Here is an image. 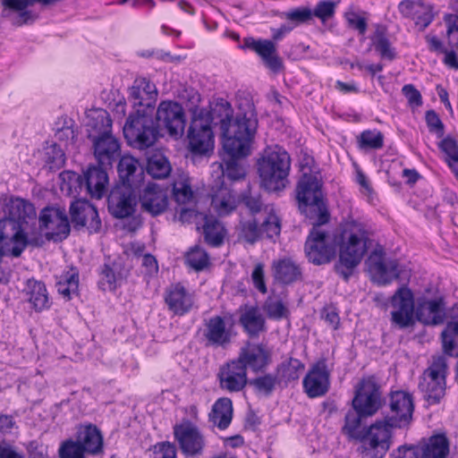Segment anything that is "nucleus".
Returning <instances> with one entry per match:
<instances>
[{
	"instance_id": "f03ea898",
	"label": "nucleus",
	"mask_w": 458,
	"mask_h": 458,
	"mask_svg": "<svg viewBox=\"0 0 458 458\" xmlns=\"http://www.w3.org/2000/svg\"><path fill=\"white\" fill-rule=\"evenodd\" d=\"M233 110L231 104L219 98L209 112L204 109V115L210 119V124H220L223 140L229 138L255 136L258 128L257 113L252 103L248 102L245 108L240 106L236 116L233 119Z\"/></svg>"
},
{
	"instance_id": "7ed1b4c3",
	"label": "nucleus",
	"mask_w": 458,
	"mask_h": 458,
	"mask_svg": "<svg viewBox=\"0 0 458 458\" xmlns=\"http://www.w3.org/2000/svg\"><path fill=\"white\" fill-rule=\"evenodd\" d=\"M369 242V233L364 224L356 220L345 223L341 233L339 259L335 264V271L345 282L349 281L367 253Z\"/></svg>"
},
{
	"instance_id": "c03bdc74",
	"label": "nucleus",
	"mask_w": 458,
	"mask_h": 458,
	"mask_svg": "<svg viewBox=\"0 0 458 458\" xmlns=\"http://www.w3.org/2000/svg\"><path fill=\"white\" fill-rule=\"evenodd\" d=\"M305 365L300 360L289 358L277 366L278 379L284 383L296 381L304 371Z\"/></svg>"
},
{
	"instance_id": "0eeeda50",
	"label": "nucleus",
	"mask_w": 458,
	"mask_h": 458,
	"mask_svg": "<svg viewBox=\"0 0 458 458\" xmlns=\"http://www.w3.org/2000/svg\"><path fill=\"white\" fill-rule=\"evenodd\" d=\"M123 129L128 145L140 150L154 146L161 135L153 112L147 110L137 109L131 113Z\"/></svg>"
},
{
	"instance_id": "dca6fc26",
	"label": "nucleus",
	"mask_w": 458,
	"mask_h": 458,
	"mask_svg": "<svg viewBox=\"0 0 458 458\" xmlns=\"http://www.w3.org/2000/svg\"><path fill=\"white\" fill-rule=\"evenodd\" d=\"M389 411L386 412L383 422L394 428L407 426L414 411L413 399L411 394L404 391L391 392L388 400Z\"/></svg>"
},
{
	"instance_id": "4d7b16f0",
	"label": "nucleus",
	"mask_w": 458,
	"mask_h": 458,
	"mask_svg": "<svg viewBox=\"0 0 458 458\" xmlns=\"http://www.w3.org/2000/svg\"><path fill=\"white\" fill-rule=\"evenodd\" d=\"M186 261L191 267L200 271L208 265L209 258L204 249L195 246L187 253Z\"/></svg>"
},
{
	"instance_id": "6ab92c4d",
	"label": "nucleus",
	"mask_w": 458,
	"mask_h": 458,
	"mask_svg": "<svg viewBox=\"0 0 458 458\" xmlns=\"http://www.w3.org/2000/svg\"><path fill=\"white\" fill-rule=\"evenodd\" d=\"M39 227L46 230L48 241L61 242L70 233V223L64 209L45 208L39 215Z\"/></svg>"
},
{
	"instance_id": "49530a36",
	"label": "nucleus",
	"mask_w": 458,
	"mask_h": 458,
	"mask_svg": "<svg viewBox=\"0 0 458 458\" xmlns=\"http://www.w3.org/2000/svg\"><path fill=\"white\" fill-rule=\"evenodd\" d=\"M173 197L178 204H187L193 200L194 193L187 176L182 175L174 180L173 182Z\"/></svg>"
},
{
	"instance_id": "a878e982",
	"label": "nucleus",
	"mask_w": 458,
	"mask_h": 458,
	"mask_svg": "<svg viewBox=\"0 0 458 458\" xmlns=\"http://www.w3.org/2000/svg\"><path fill=\"white\" fill-rule=\"evenodd\" d=\"M303 388L307 395L316 398L325 395L330 386L329 372L324 361L315 364L303 378Z\"/></svg>"
},
{
	"instance_id": "c9c22d12",
	"label": "nucleus",
	"mask_w": 458,
	"mask_h": 458,
	"mask_svg": "<svg viewBox=\"0 0 458 458\" xmlns=\"http://www.w3.org/2000/svg\"><path fill=\"white\" fill-rule=\"evenodd\" d=\"M76 441L88 454L98 455L103 453V436L95 425L81 427L77 432Z\"/></svg>"
},
{
	"instance_id": "393cba45",
	"label": "nucleus",
	"mask_w": 458,
	"mask_h": 458,
	"mask_svg": "<svg viewBox=\"0 0 458 458\" xmlns=\"http://www.w3.org/2000/svg\"><path fill=\"white\" fill-rule=\"evenodd\" d=\"M141 210L152 216L163 214L168 207L166 191L156 183H148L140 193Z\"/></svg>"
},
{
	"instance_id": "774afa93",
	"label": "nucleus",
	"mask_w": 458,
	"mask_h": 458,
	"mask_svg": "<svg viewBox=\"0 0 458 458\" xmlns=\"http://www.w3.org/2000/svg\"><path fill=\"white\" fill-rule=\"evenodd\" d=\"M389 458H420L416 445H403L394 449Z\"/></svg>"
},
{
	"instance_id": "423d86ee",
	"label": "nucleus",
	"mask_w": 458,
	"mask_h": 458,
	"mask_svg": "<svg viewBox=\"0 0 458 458\" xmlns=\"http://www.w3.org/2000/svg\"><path fill=\"white\" fill-rule=\"evenodd\" d=\"M322 183L312 174L304 173L296 186V199L300 211L315 225H325L329 213L324 201Z\"/></svg>"
},
{
	"instance_id": "20e7f679",
	"label": "nucleus",
	"mask_w": 458,
	"mask_h": 458,
	"mask_svg": "<svg viewBox=\"0 0 458 458\" xmlns=\"http://www.w3.org/2000/svg\"><path fill=\"white\" fill-rule=\"evenodd\" d=\"M88 126L96 131L89 132L92 142L94 157L98 164L104 167H112L121 156L119 140L112 133V120L106 111H98L89 117Z\"/></svg>"
},
{
	"instance_id": "72a5a7b5",
	"label": "nucleus",
	"mask_w": 458,
	"mask_h": 458,
	"mask_svg": "<svg viewBox=\"0 0 458 458\" xmlns=\"http://www.w3.org/2000/svg\"><path fill=\"white\" fill-rule=\"evenodd\" d=\"M165 302L174 315L182 316L192 308L193 298L181 284H176L166 289Z\"/></svg>"
},
{
	"instance_id": "680f3d73",
	"label": "nucleus",
	"mask_w": 458,
	"mask_h": 458,
	"mask_svg": "<svg viewBox=\"0 0 458 458\" xmlns=\"http://www.w3.org/2000/svg\"><path fill=\"white\" fill-rule=\"evenodd\" d=\"M241 202L252 215L259 213L263 208V202L259 192H252L250 189L241 195Z\"/></svg>"
},
{
	"instance_id": "4be33fe9",
	"label": "nucleus",
	"mask_w": 458,
	"mask_h": 458,
	"mask_svg": "<svg viewBox=\"0 0 458 458\" xmlns=\"http://www.w3.org/2000/svg\"><path fill=\"white\" fill-rule=\"evenodd\" d=\"M174 434L185 455L195 456L201 454L205 441L196 426L190 422L176 425L174 428Z\"/></svg>"
},
{
	"instance_id": "6e6552de",
	"label": "nucleus",
	"mask_w": 458,
	"mask_h": 458,
	"mask_svg": "<svg viewBox=\"0 0 458 458\" xmlns=\"http://www.w3.org/2000/svg\"><path fill=\"white\" fill-rule=\"evenodd\" d=\"M448 366L444 355L434 356L420 377L419 389L429 405L437 404L445 394Z\"/></svg>"
},
{
	"instance_id": "864d4df0",
	"label": "nucleus",
	"mask_w": 458,
	"mask_h": 458,
	"mask_svg": "<svg viewBox=\"0 0 458 458\" xmlns=\"http://www.w3.org/2000/svg\"><path fill=\"white\" fill-rule=\"evenodd\" d=\"M372 43L375 49L379 53L382 58L392 61L395 58L396 54L394 49L391 47V43L386 35L385 28H377L374 37L372 38Z\"/></svg>"
},
{
	"instance_id": "13d9d810",
	"label": "nucleus",
	"mask_w": 458,
	"mask_h": 458,
	"mask_svg": "<svg viewBox=\"0 0 458 458\" xmlns=\"http://www.w3.org/2000/svg\"><path fill=\"white\" fill-rule=\"evenodd\" d=\"M45 161L49 170H58L65 163V155L59 146L53 144L46 149Z\"/></svg>"
},
{
	"instance_id": "0e129e2a",
	"label": "nucleus",
	"mask_w": 458,
	"mask_h": 458,
	"mask_svg": "<svg viewBox=\"0 0 458 458\" xmlns=\"http://www.w3.org/2000/svg\"><path fill=\"white\" fill-rule=\"evenodd\" d=\"M242 238L249 243H255L262 235L260 227L258 226V223L255 219L242 223Z\"/></svg>"
},
{
	"instance_id": "a211bd4d",
	"label": "nucleus",
	"mask_w": 458,
	"mask_h": 458,
	"mask_svg": "<svg viewBox=\"0 0 458 458\" xmlns=\"http://www.w3.org/2000/svg\"><path fill=\"white\" fill-rule=\"evenodd\" d=\"M390 302L393 308L392 324L402 329L412 327L415 323L416 306L411 290L405 285L399 287L391 297Z\"/></svg>"
},
{
	"instance_id": "bb28decb",
	"label": "nucleus",
	"mask_w": 458,
	"mask_h": 458,
	"mask_svg": "<svg viewBox=\"0 0 458 458\" xmlns=\"http://www.w3.org/2000/svg\"><path fill=\"white\" fill-rule=\"evenodd\" d=\"M220 387L228 392H240L249 383L247 371L236 360H233L220 369Z\"/></svg>"
},
{
	"instance_id": "de8ad7c7",
	"label": "nucleus",
	"mask_w": 458,
	"mask_h": 458,
	"mask_svg": "<svg viewBox=\"0 0 458 458\" xmlns=\"http://www.w3.org/2000/svg\"><path fill=\"white\" fill-rule=\"evenodd\" d=\"M264 311L267 316L275 320H280L289 316L286 303L279 296H269L264 302Z\"/></svg>"
},
{
	"instance_id": "58836bf2",
	"label": "nucleus",
	"mask_w": 458,
	"mask_h": 458,
	"mask_svg": "<svg viewBox=\"0 0 458 458\" xmlns=\"http://www.w3.org/2000/svg\"><path fill=\"white\" fill-rule=\"evenodd\" d=\"M369 417V415L363 414L352 407L344 416V423L341 429L343 435L350 440L363 438L369 427L363 426L362 421Z\"/></svg>"
},
{
	"instance_id": "338daca9",
	"label": "nucleus",
	"mask_w": 458,
	"mask_h": 458,
	"mask_svg": "<svg viewBox=\"0 0 458 458\" xmlns=\"http://www.w3.org/2000/svg\"><path fill=\"white\" fill-rule=\"evenodd\" d=\"M425 120L430 132L435 133L437 138L444 136L445 125L434 110H428L426 112Z\"/></svg>"
},
{
	"instance_id": "412c9836",
	"label": "nucleus",
	"mask_w": 458,
	"mask_h": 458,
	"mask_svg": "<svg viewBox=\"0 0 458 458\" xmlns=\"http://www.w3.org/2000/svg\"><path fill=\"white\" fill-rule=\"evenodd\" d=\"M70 215L74 228L80 230L86 227L89 233H98L101 227V220L95 206L86 199H77L70 206Z\"/></svg>"
},
{
	"instance_id": "a18cd8bd",
	"label": "nucleus",
	"mask_w": 458,
	"mask_h": 458,
	"mask_svg": "<svg viewBox=\"0 0 458 458\" xmlns=\"http://www.w3.org/2000/svg\"><path fill=\"white\" fill-rule=\"evenodd\" d=\"M57 292L63 297L69 301L72 295L78 293L79 290V272L76 268H71L65 273L62 279L56 284Z\"/></svg>"
},
{
	"instance_id": "a19ab883",
	"label": "nucleus",
	"mask_w": 458,
	"mask_h": 458,
	"mask_svg": "<svg viewBox=\"0 0 458 458\" xmlns=\"http://www.w3.org/2000/svg\"><path fill=\"white\" fill-rule=\"evenodd\" d=\"M204 224L202 225L205 242L212 247H219L224 243L225 228L223 224L213 216L199 214Z\"/></svg>"
},
{
	"instance_id": "e433bc0d",
	"label": "nucleus",
	"mask_w": 458,
	"mask_h": 458,
	"mask_svg": "<svg viewBox=\"0 0 458 458\" xmlns=\"http://www.w3.org/2000/svg\"><path fill=\"white\" fill-rule=\"evenodd\" d=\"M239 323L250 336H258L266 330V321L257 306L241 307Z\"/></svg>"
},
{
	"instance_id": "c756f323",
	"label": "nucleus",
	"mask_w": 458,
	"mask_h": 458,
	"mask_svg": "<svg viewBox=\"0 0 458 458\" xmlns=\"http://www.w3.org/2000/svg\"><path fill=\"white\" fill-rule=\"evenodd\" d=\"M245 47L253 50L260 56L265 65L273 72L277 73L284 68L282 59L278 56L276 44L269 39L245 38Z\"/></svg>"
},
{
	"instance_id": "9d476101",
	"label": "nucleus",
	"mask_w": 458,
	"mask_h": 458,
	"mask_svg": "<svg viewBox=\"0 0 458 458\" xmlns=\"http://www.w3.org/2000/svg\"><path fill=\"white\" fill-rule=\"evenodd\" d=\"M393 428L382 420L371 424L363 438L357 440L360 442L358 452L361 458H383L392 445Z\"/></svg>"
},
{
	"instance_id": "1a4fd4ad",
	"label": "nucleus",
	"mask_w": 458,
	"mask_h": 458,
	"mask_svg": "<svg viewBox=\"0 0 458 458\" xmlns=\"http://www.w3.org/2000/svg\"><path fill=\"white\" fill-rule=\"evenodd\" d=\"M255 136L239 139L229 138L223 140L222 174L231 181H239L245 177L246 170L240 159L250 154V145Z\"/></svg>"
},
{
	"instance_id": "f8f14e48",
	"label": "nucleus",
	"mask_w": 458,
	"mask_h": 458,
	"mask_svg": "<svg viewBox=\"0 0 458 458\" xmlns=\"http://www.w3.org/2000/svg\"><path fill=\"white\" fill-rule=\"evenodd\" d=\"M310 224L313 227L304 244L305 255L313 265L328 264L335 256V246L329 233L319 227L321 225H315L313 221Z\"/></svg>"
},
{
	"instance_id": "aec40b11",
	"label": "nucleus",
	"mask_w": 458,
	"mask_h": 458,
	"mask_svg": "<svg viewBox=\"0 0 458 458\" xmlns=\"http://www.w3.org/2000/svg\"><path fill=\"white\" fill-rule=\"evenodd\" d=\"M137 197L134 188L119 184L112 188L107 197L109 213L115 218H125L135 212Z\"/></svg>"
},
{
	"instance_id": "2f4dec72",
	"label": "nucleus",
	"mask_w": 458,
	"mask_h": 458,
	"mask_svg": "<svg viewBox=\"0 0 458 458\" xmlns=\"http://www.w3.org/2000/svg\"><path fill=\"white\" fill-rule=\"evenodd\" d=\"M445 307L441 298L419 299L416 304L415 317L424 325H439L445 320Z\"/></svg>"
},
{
	"instance_id": "2eb2a0df",
	"label": "nucleus",
	"mask_w": 458,
	"mask_h": 458,
	"mask_svg": "<svg viewBox=\"0 0 458 458\" xmlns=\"http://www.w3.org/2000/svg\"><path fill=\"white\" fill-rule=\"evenodd\" d=\"M70 181L79 187L80 191H85L91 198L100 199L107 191L108 175L106 167L101 165H90L82 175L76 173H67Z\"/></svg>"
},
{
	"instance_id": "5701e85b",
	"label": "nucleus",
	"mask_w": 458,
	"mask_h": 458,
	"mask_svg": "<svg viewBox=\"0 0 458 458\" xmlns=\"http://www.w3.org/2000/svg\"><path fill=\"white\" fill-rule=\"evenodd\" d=\"M157 95L156 85L144 77L137 78L129 89V100L133 107L148 112H153Z\"/></svg>"
},
{
	"instance_id": "4c0bfd02",
	"label": "nucleus",
	"mask_w": 458,
	"mask_h": 458,
	"mask_svg": "<svg viewBox=\"0 0 458 458\" xmlns=\"http://www.w3.org/2000/svg\"><path fill=\"white\" fill-rule=\"evenodd\" d=\"M122 184L136 188L144 174L143 168L139 161L131 156L120 157L117 166Z\"/></svg>"
},
{
	"instance_id": "ea45409f",
	"label": "nucleus",
	"mask_w": 458,
	"mask_h": 458,
	"mask_svg": "<svg viewBox=\"0 0 458 458\" xmlns=\"http://www.w3.org/2000/svg\"><path fill=\"white\" fill-rule=\"evenodd\" d=\"M29 302L36 311H41L49 308V297L47 287L42 281L29 279L24 289Z\"/></svg>"
},
{
	"instance_id": "603ef678",
	"label": "nucleus",
	"mask_w": 458,
	"mask_h": 458,
	"mask_svg": "<svg viewBox=\"0 0 458 458\" xmlns=\"http://www.w3.org/2000/svg\"><path fill=\"white\" fill-rule=\"evenodd\" d=\"M264 209L267 215L260 225L261 235L266 234L267 238L273 239L280 234L281 220L272 207L265 206Z\"/></svg>"
},
{
	"instance_id": "37998d69",
	"label": "nucleus",
	"mask_w": 458,
	"mask_h": 458,
	"mask_svg": "<svg viewBox=\"0 0 458 458\" xmlns=\"http://www.w3.org/2000/svg\"><path fill=\"white\" fill-rule=\"evenodd\" d=\"M454 312L453 320L446 324L441 336L445 354L458 357V305L455 307Z\"/></svg>"
},
{
	"instance_id": "bf43d9fd",
	"label": "nucleus",
	"mask_w": 458,
	"mask_h": 458,
	"mask_svg": "<svg viewBox=\"0 0 458 458\" xmlns=\"http://www.w3.org/2000/svg\"><path fill=\"white\" fill-rule=\"evenodd\" d=\"M281 17L293 22L295 25L306 23L312 19V10L309 7L293 8L283 13Z\"/></svg>"
},
{
	"instance_id": "f257e3e1",
	"label": "nucleus",
	"mask_w": 458,
	"mask_h": 458,
	"mask_svg": "<svg viewBox=\"0 0 458 458\" xmlns=\"http://www.w3.org/2000/svg\"><path fill=\"white\" fill-rule=\"evenodd\" d=\"M4 217L0 219V252L19 258L27 246L41 247L42 236L29 237L22 228L26 218L36 216L32 204L21 199L11 198L4 207Z\"/></svg>"
},
{
	"instance_id": "8fccbe9b",
	"label": "nucleus",
	"mask_w": 458,
	"mask_h": 458,
	"mask_svg": "<svg viewBox=\"0 0 458 458\" xmlns=\"http://www.w3.org/2000/svg\"><path fill=\"white\" fill-rule=\"evenodd\" d=\"M171 170L170 163L164 156L156 155L148 160L147 172L153 178H165L170 174Z\"/></svg>"
},
{
	"instance_id": "f3484780",
	"label": "nucleus",
	"mask_w": 458,
	"mask_h": 458,
	"mask_svg": "<svg viewBox=\"0 0 458 458\" xmlns=\"http://www.w3.org/2000/svg\"><path fill=\"white\" fill-rule=\"evenodd\" d=\"M187 138L192 153L205 154L213 148L214 133L209 117L204 115V109H200L199 114L192 117Z\"/></svg>"
},
{
	"instance_id": "f704fd0d",
	"label": "nucleus",
	"mask_w": 458,
	"mask_h": 458,
	"mask_svg": "<svg viewBox=\"0 0 458 458\" xmlns=\"http://www.w3.org/2000/svg\"><path fill=\"white\" fill-rule=\"evenodd\" d=\"M420 458H447L450 443L445 434H436L416 445Z\"/></svg>"
},
{
	"instance_id": "cd10ccee",
	"label": "nucleus",
	"mask_w": 458,
	"mask_h": 458,
	"mask_svg": "<svg viewBox=\"0 0 458 458\" xmlns=\"http://www.w3.org/2000/svg\"><path fill=\"white\" fill-rule=\"evenodd\" d=\"M209 196L211 207L219 216H227L237 208L233 191L223 180H218L211 186Z\"/></svg>"
},
{
	"instance_id": "79ce46f5",
	"label": "nucleus",
	"mask_w": 458,
	"mask_h": 458,
	"mask_svg": "<svg viewBox=\"0 0 458 458\" xmlns=\"http://www.w3.org/2000/svg\"><path fill=\"white\" fill-rule=\"evenodd\" d=\"M233 418V403L227 397L219 398L213 405L209 420L220 429L228 428Z\"/></svg>"
},
{
	"instance_id": "6e6d98bb",
	"label": "nucleus",
	"mask_w": 458,
	"mask_h": 458,
	"mask_svg": "<svg viewBox=\"0 0 458 458\" xmlns=\"http://www.w3.org/2000/svg\"><path fill=\"white\" fill-rule=\"evenodd\" d=\"M0 2L4 8L20 12L19 18L21 19V21H18L19 25H22L35 20L32 12L26 10L27 7L31 5V0H0Z\"/></svg>"
},
{
	"instance_id": "b1692460",
	"label": "nucleus",
	"mask_w": 458,
	"mask_h": 458,
	"mask_svg": "<svg viewBox=\"0 0 458 458\" xmlns=\"http://www.w3.org/2000/svg\"><path fill=\"white\" fill-rule=\"evenodd\" d=\"M203 336L208 346L225 347L232 342L233 327H227L225 318L213 316L205 320Z\"/></svg>"
},
{
	"instance_id": "3c124183",
	"label": "nucleus",
	"mask_w": 458,
	"mask_h": 458,
	"mask_svg": "<svg viewBox=\"0 0 458 458\" xmlns=\"http://www.w3.org/2000/svg\"><path fill=\"white\" fill-rule=\"evenodd\" d=\"M360 149H380L384 146V135L377 130H365L357 138Z\"/></svg>"
},
{
	"instance_id": "c85d7f7f",
	"label": "nucleus",
	"mask_w": 458,
	"mask_h": 458,
	"mask_svg": "<svg viewBox=\"0 0 458 458\" xmlns=\"http://www.w3.org/2000/svg\"><path fill=\"white\" fill-rule=\"evenodd\" d=\"M235 360L244 369L250 368L259 373L264 371L270 363V353L262 344H249L241 349Z\"/></svg>"
},
{
	"instance_id": "7c9ffc66",
	"label": "nucleus",
	"mask_w": 458,
	"mask_h": 458,
	"mask_svg": "<svg viewBox=\"0 0 458 458\" xmlns=\"http://www.w3.org/2000/svg\"><path fill=\"white\" fill-rule=\"evenodd\" d=\"M130 270L121 260L105 262L99 268L98 284L101 289L114 291L126 280Z\"/></svg>"
},
{
	"instance_id": "ddd939ff",
	"label": "nucleus",
	"mask_w": 458,
	"mask_h": 458,
	"mask_svg": "<svg viewBox=\"0 0 458 458\" xmlns=\"http://www.w3.org/2000/svg\"><path fill=\"white\" fill-rule=\"evenodd\" d=\"M158 131L165 130L168 135L179 139L184 134L186 115L183 107L173 100L161 101L154 117Z\"/></svg>"
},
{
	"instance_id": "e2e57ef3",
	"label": "nucleus",
	"mask_w": 458,
	"mask_h": 458,
	"mask_svg": "<svg viewBox=\"0 0 458 458\" xmlns=\"http://www.w3.org/2000/svg\"><path fill=\"white\" fill-rule=\"evenodd\" d=\"M335 7L336 4L333 1H319L312 11V16H315L318 18L322 22H325L334 16L335 13Z\"/></svg>"
},
{
	"instance_id": "473e14b6",
	"label": "nucleus",
	"mask_w": 458,
	"mask_h": 458,
	"mask_svg": "<svg viewBox=\"0 0 458 458\" xmlns=\"http://www.w3.org/2000/svg\"><path fill=\"white\" fill-rule=\"evenodd\" d=\"M271 268L274 280L279 284L290 285L302 281V268L291 258L274 260Z\"/></svg>"
},
{
	"instance_id": "69168bd1",
	"label": "nucleus",
	"mask_w": 458,
	"mask_h": 458,
	"mask_svg": "<svg viewBox=\"0 0 458 458\" xmlns=\"http://www.w3.org/2000/svg\"><path fill=\"white\" fill-rule=\"evenodd\" d=\"M179 98L185 102L187 108L193 113V116L198 114L199 105L201 98L199 93L193 88L184 89L179 95Z\"/></svg>"
},
{
	"instance_id": "052dcab7",
	"label": "nucleus",
	"mask_w": 458,
	"mask_h": 458,
	"mask_svg": "<svg viewBox=\"0 0 458 458\" xmlns=\"http://www.w3.org/2000/svg\"><path fill=\"white\" fill-rule=\"evenodd\" d=\"M60 458H85L86 453L76 440H66L59 448Z\"/></svg>"
},
{
	"instance_id": "39448f33",
	"label": "nucleus",
	"mask_w": 458,
	"mask_h": 458,
	"mask_svg": "<svg viewBox=\"0 0 458 458\" xmlns=\"http://www.w3.org/2000/svg\"><path fill=\"white\" fill-rule=\"evenodd\" d=\"M258 173L260 185L270 192L283 191L288 183L291 168L290 155L281 147L265 150L258 160Z\"/></svg>"
},
{
	"instance_id": "9b49d317",
	"label": "nucleus",
	"mask_w": 458,
	"mask_h": 458,
	"mask_svg": "<svg viewBox=\"0 0 458 458\" xmlns=\"http://www.w3.org/2000/svg\"><path fill=\"white\" fill-rule=\"evenodd\" d=\"M385 403L381 386L374 376L363 377L355 386L352 407L361 413L372 417Z\"/></svg>"
},
{
	"instance_id": "5fc2aeb1",
	"label": "nucleus",
	"mask_w": 458,
	"mask_h": 458,
	"mask_svg": "<svg viewBox=\"0 0 458 458\" xmlns=\"http://www.w3.org/2000/svg\"><path fill=\"white\" fill-rule=\"evenodd\" d=\"M438 148L445 155V162L454 173L458 180V169L454 166V164H458V143L457 141L447 136L438 142Z\"/></svg>"
},
{
	"instance_id": "09e8293b",
	"label": "nucleus",
	"mask_w": 458,
	"mask_h": 458,
	"mask_svg": "<svg viewBox=\"0 0 458 458\" xmlns=\"http://www.w3.org/2000/svg\"><path fill=\"white\" fill-rule=\"evenodd\" d=\"M278 380L277 376L266 374L249 380L248 384L253 388L255 394L267 397L273 394Z\"/></svg>"
},
{
	"instance_id": "4468645a",
	"label": "nucleus",
	"mask_w": 458,
	"mask_h": 458,
	"mask_svg": "<svg viewBox=\"0 0 458 458\" xmlns=\"http://www.w3.org/2000/svg\"><path fill=\"white\" fill-rule=\"evenodd\" d=\"M366 264L372 279L379 285L389 284L401 276L398 260L387 259L382 246H377L372 250Z\"/></svg>"
}]
</instances>
